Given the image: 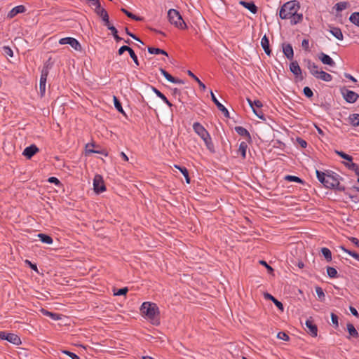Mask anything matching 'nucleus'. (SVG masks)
Listing matches in <instances>:
<instances>
[{"mask_svg": "<svg viewBox=\"0 0 359 359\" xmlns=\"http://www.w3.org/2000/svg\"><path fill=\"white\" fill-rule=\"evenodd\" d=\"M316 173L317 179L325 188L340 191H345V187L340 184L342 177L335 172L330 170L325 172L316 170Z\"/></svg>", "mask_w": 359, "mask_h": 359, "instance_id": "1", "label": "nucleus"}, {"mask_svg": "<svg viewBox=\"0 0 359 359\" xmlns=\"http://www.w3.org/2000/svg\"><path fill=\"white\" fill-rule=\"evenodd\" d=\"M140 311L142 316H145L147 319L156 320V322H153V324H159L158 320L156 319V317L159 314V309L155 303L149 302L142 303L140 307Z\"/></svg>", "mask_w": 359, "mask_h": 359, "instance_id": "2", "label": "nucleus"}, {"mask_svg": "<svg viewBox=\"0 0 359 359\" xmlns=\"http://www.w3.org/2000/svg\"><path fill=\"white\" fill-rule=\"evenodd\" d=\"M300 9V4L297 0H292L285 3L280 8L279 17L282 20L289 19L295 12Z\"/></svg>", "mask_w": 359, "mask_h": 359, "instance_id": "3", "label": "nucleus"}, {"mask_svg": "<svg viewBox=\"0 0 359 359\" xmlns=\"http://www.w3.org/2000/svg\"><path fill=\"white\" fill-rule=\"evenodd\" d=\"M168 18L169 22L175 27L180 29H187V24L178 11L173 8L170 9L168 12Z\"/></svg>", "mask_w": 359, "mask_h": 359, "instance_id": "4", "label": "nucleus"}, {"mask_svg": "<svg viewBox=\"0 0 359 359\" xmlns=\"http://www.w3.org/2000/svg\"><path fill=\"white\" fill-rule=\"evenodd\" d=\"M51 65L48 62H46L43 64V68L41 71V76L39 81V93L41 97L44 96L46 93L47 77L48 76L49 70L51 69Z\"/></svg>", "mask_w": 359, "mask_h": 359, "instance_id": "5", "label": "nucleus"}, {"mask_svg": "<svg viewBox=\"0 0 359 359\" xmlns=\"http://www.w3.org/2000/svg\"><path fill=\"white\" fill-rule=\"evenodd\" d=\"M247 101L249 105L251 107L255 115L259 118L262 120H265V116L263 111L261 109H259L263 106L262 102L259 100L252 101L250 98H247Z\"/></svg>", "mask_w": 359, "mask_h": 359, "instance_id": "6", "label": "nucleus"}, {"mask_svg": "<svg viewBox=\"0 0 359 359\" xmlns=\"http://www.w3.org/2000/svg\"><path fill=\"white\" fill-rule=\"evenodd\" d=\"M59 43L61 45L69 44L75 50L81 51L82 47L79 41L75 38L72 37H65L62 38L59 41Z\"/></svg>", "mask_w": 359, "mask_h": 359, "instance_id": "7", "label": "nucleus"}, {"mask_svg": "<svg viewBox=\"0 0 359 359\" xmlns=\"http://www.w3.org/2000/svg\"><path fill=\"white\" fill-rule=\"evenodd\" d=\"M0 339L7 340L10 343L15 345H19L21 344V339L19 336L13 333H7L6 332H0Z\"/></svg>", "mask_w": 359, "mask_h": 359, "instance_id": "8", "label": "nucleus"}, {"mask_svg": "<svg viewBox=\"0 0 359 359\" xmlns=\"http://www.w3.org/2000/svg\"><path fill=\"white\" fill-rule=\"evenodd\" d=\"M193 129L194 132L202 139L207 138L210 136L208 131L198 122H195L193 124Z\"/></svg>", "mask_w": 359, "mask_h": 359, "instance_id": "9", "label": "nucleus"}, {"mask_svg": "<svg viewBox=\"0 0 359 359\" xmlns=\"http://www.w3.org/2000/svg\"><path fill=\"white\" fill-rule=\"evenodd\" d=\"M93 187L95 191L97 194L102 193L106 190L104 181L100 175H97L95 176Z\"/></svg>", "mask_w": 359, "mask_h": 359, "instance_id": "10", "label": "nucleus"}, {"mask_svg": "<svg viewBox=\"0 0 359 359\" xmlns=\"http://www.w3.org/2000/svg\"><path fill=\"white\" fill-rule=\"evenodd\" d=\"M125 51L128 52L130 57L133 59L134 63L135 64V66L138 67L140 65V62H139L137 56L135 54V51L130 46H121L118 50V54L119 55H121Z\"/></svg>", "mask_w": 359, "mask_h": 359, "instance_id": "11", "label": "nucleus"}, {"mask_svg": "<svg viewBox=\"0 0 359 359\" xmlns=\"http://www.w3.org/2000/svg\"><path fill=\"white\" fill-rule=\"evenodd\" d=\"M290 70L298 80L302 81L304 79L302 69L300 68L297 61L295 60L291 62L290 64Z\"/></svg>", "mask_w": 359, "mask_h": 359, "instance_id": "12", "label": "nucleus"}, {"mask_svg": "<svg viewBox=\"0 0 359 359\" xmlns=\"http://www.w3.org/2000/svg\"><path fill=\"white\" fill-rule=\"evenodd\" d=\"M341 93L345 100L348 103H354L359 97L356 93L348 89L341 90Z\"/></svg>", "mask_w": 359, "mask_h": 359, "instance_id": "13", "label": "nucleus"}, {"mask_svg": "<svg viewBox=\"0 0 359 359\" xmlns=\"http://www.w3.org/2000/svg\"><path fill=\"white\" fill-rule=\"evenodd\" d=\"M210 95L212 101L215 104L217 109L222 112V114L226 118H229V112L228 109L222 103L219 102V100L217 99V97H215V94L212 90H210Z\"/></svg>", "mask_w": 359, "mask_h": 359, "instance_id": "14", "label": "nucleus"}, {"mask_svg": "<svg viewBox=\"0 0 359 359\" xmlns=\"http://www.w3.org/2000/svg\"><path fill=\"white\" fill-rule=\"evenodd\" d=\"M305 325L308 328L307 332L312 337H315L318 334V327L316 325L313 323L312 318L307 319Z\"/></svg>", "mask_w": 359, "mask_h": 359, "instance_id": "15", "label": "nucleus"}, {"mask_svg": "<svg viewBox=\"0 0 359 359\" xmlns=\"http://www.w3.org/2000/svg\"><path fill=\"white\" fill-rule=\"evenodd\" d=\"M304 62L306 64V67L309 70V72L314 77L317 76L320 70H318V66L310 59H304Z\"/></svg>", "mask_w": 359, "mask_h": 359, "instance_id": "16", "label": "nucleus"}, {"mask_svg": "<svg viewBox=\"0 0 359 359\" xmlns=\"http://www.w3.org/2000/svg\"><path fill=\"white\" fill-rule=\"evenodd\" d=\"M39 151V148L35 144H32L24 149L22 154L27 159H30L33 156L38 153Z\"/></svg>", "mask_w": 359, "mask_h": 359, "instance_id": "17", "label": "nucleus"}, {"mask_svg": "<svg viewBox=\"0 0 359 359\" xmlns=\"http://www.w3.org/2000/svg\"><path fill=\"white\" fill-rule=\"evenodd\" d=\"M160 72L168 81H170L172 83H178V84H184V83L183 80L173 77L171 74H170L167 71H165L163 68H160Z\"/></svg>", "mask_w": 359, "mask_h": 359, "instance_id": "18", "label": "nucleus"}, {"mask_svg": "<svg viewBox=\"0 0 359 359\" xmlns=\"http://www.w3.org/2000/svg\"><path fill=\"white\" fill-rule=\"evenodd\" d=\"M148 88L152 90V91L159 97L161 98L169 107H172V104L168 100V98L163 94L160 90L152 86L148 85L147 86Z\"/></svg>", "mask_w": 359, "mask_h": 359, "instance_id": "19", "label": "nucleus"}, {"mask_svg": "<svg viewBox=\"0 0 359 359\" xmlns=\"http://www.w3.org/2000/svg\"><path fill=\"white\" fill-rule=\"evenodd\" d=\"M26 11L25 7L23 5H19L13 8L8 13L7 17L8 18H13L19 13H25Z\"/></svg>", "mask_w": 359, "mask_h": 359, "instance_id": "20", "label": "nucleus"}, {"mask_svg": "<svg viewBox=\"0 0 359 359\" xmlns=\"http://www.w3.org/2000/svg\"><path fill=\"white\" fill-rule=\"evenodd\" d=\"M94 11L99 17L102 18V21L104 22V25L109 23V15L104 8L100 6L97 9H94Z\"/></svg>", "mask_w": 359, "mask_h": 359, "instance_id": "21", "label": "nucleus"}, {"mask_svg": "<svg viewBox=\"0 0 359 359\" xmlns=\"http://www.w3.org/2000/svg\"><path fill=\"white\" fill-rule=\"evenodd\" d=\"M239 4L253 14L257 13L258 11V8L253 1H241Z\"/></svg>", "mask_w": 359, "mask_h": 359, "instance_id": "22", "label": "nucleus"}, {"mask_svg": "<svg viewBox=\"0 0 359 359\" xmlns=\"http://www.w3.org/2000/svg\"><path fill=\"white\" fill-rule=\"evenodd\" d=\"M318 57L324 65H327L330 67H334L336 65L334 61L328 55L324 53H320Z\"/></svg>", "mask_w": 359, "mask_h": 359, "instance_id": "23", "label": "nucleus"}, {"mask_svg": "<svg viewBox=\"0 0 359 359\" xmlns=\"http://www.w3.org/2000/svg\"><path fill=\"white\" fill-rule=\"evenodd\" d=\"M283 52L285 56L288 59L292 60L294 57V51L291 44H283Z\"/></svg>", "mask_w": 359, "mask_h": 359, "instance_id": "24", "label": "nucleus"}, {"mask_svg": "<svg viewBox=\"0 0 359 359\" xmlns=\"http://www.w3.org/2000/svg\"><path fill=\"white\" fill-rule=\"evenodd\" d=\"M261 46H262V48L264 49L265 53L269 56L271 53V50L270 49V47H269V40L266 35H264L262 38Z\"/></svg>", "mask_w": 359, "mask_h": 359, "instance_id": "25", "label": "nucleus"}, {"mask_svg": "<svg viewBox=\"0 0 359 359\" xmlns=\"http://www.w3.org/2000/svg\"><path fill=\"white\" fill-rule=\"evenodd\" d=\"M316 78L327 82L331 81L332 80V76L323 70L319 71L318 74H317Z\"/></svg>", "mask_w": 359, "mask_h": 359, "instance_id": "26", "label": "nucleus"}, {"mask_svg": "<svg viewBox=\"0 0 359 359\" xmlns=\"http://www.w3.org/2000/svg\"><path fill=\"white\" fill-rule=\"evenodd\" d=\"M235 130L239 135L245 137L248 140L251 139V136L249 131L243 126H236Z\"/></svg>", "mask_w": 359, "mask_h": 359, "instance_id": "27", "label": "nucleus"}, {"mask_svg": "<svg viewBox=\"0 0 359 359\" xmlns=\"http://www.w3.org/2000/svg\"><path fill=\"white\" fill-rule=\"evenodd\" d=\"M289 19H290V24L292 25H295L303 20V14L295 12V14L292 17H290Z\"/></svg>", "mask_w": 359, "mask_h": 359, "instance_id": "28", "label": "nucleus"}, {"mask_svg": "<svg viewBox=\"0 0 359 359\" xmlns=\"http://www.w3.org/2000/svg\"><path fill=\"white\" fill-rule=\"evenodd\" d=\"M330 32L337 39L343 40L344 36L340 28L337 27H331Z\"/></svg>", "mask_w": 359, "mask_h": 359, "instance_id": "29", "label": "nucleus"}, {"mask_svg": "<svg viewBox=\"0 0 359 359\" xmlns=\"http://www.w3.org/2000/svg\"><path fill=\"white\" fill-rule=\"evenodd\" d=\"M265 297L268 299L271 300L280 311H282V312L283 311V310H284L283 304L280 301H278L277 299H276L273 295H271L269 293H266L265 294Z\"/></svg>", "mask_w": 359, "mask_h": 359, "instance_id": "30", "label": "nucleus"}, {"mask_svg": "<svg viewBox=\"0 0 359 359\" xmlns=\"http://www.w3.org/2000/svg\"><path fill=\"white\" fill-rule=\"evenodd\" d=\"M347 331L349 333L350 337H353L355 338H358L359 337L358 332L355 328L354 325L352 323H348L346 325Z\"/></svg>", "mask_w": 359, "mask_h": 359, "instance_id": "31", "label": "nucleus"}, {"mask_svg": "<svg viewBox=\"0 0 359 359\" xmlns=\"http://www.w3.org/2000/svg\"><path fill=\"white\" fill-rule=\"evenodd\" d=\"M203 142L207 147V149L211 152V153H215V145L212 141V138L210 136H208L207 138H204L203 140Z\"/></svg>", "mask_w": 359, "mask_h": 359, "instance_id": "32", "label": "nucleus"}, {"mask_svg": "<svg viewBox=\"0 0 359 359\" xmlns=\"http://www.w3.org/2000/svg\"><path fill=\"white\" fill-rule=\"evenodd\" d=\"M187 74L189 76H191V78H193L195 80V81H196L198 83L199 87L201 90H203V91L205 90V89H206L205 85L191 71L188 70Z\"/></svg>", "mask_w": 359, "mask_h": 359, "instance_id": "33", "label": "nucleus"}, {"mask_svg": "<svg viewBox=\"0 0 359 359\" xmlns=\"http://www.w3.org/2000/svg\"><path fill=\"white\" fill-rule=\"evenodd\" d=\"M345 166L355 172V173L358 176L359 175V165L353 162L351 163H344Z\"/></svg>", "mask_w": 359, "mask_h": 359, "instance_id": "34", "label": "nucleus"}, {"mask_svg": "<svg viewBox=\"0 0 359 359\" xmlns=\"http://www.w3.org/2000/svg\"><path fill=\"white\" fill-rule=\"evenodd\" d=\"M37 236L39 238L40 241L42 243H46V244H52L53 242V238L46 234L44 233H39Z\"/></svg>", "mask_w": 359, "mask_h": 359, "instance_id": "35", "label": "nucleus"}, {"mask_svg": "<svg viewBox=\"0 0 359 359\" xmlns=\"http://www.w3.org/2000/svg\"><path fill=\"white\" fill-rule=\"evenodd\" d=\"M248 149V144L245 142H241L239 144L238 152L241 154L242 158H246V151Z\"/></svg>", "mask_w": 359, "mask_h": 359, "instance_id": "36", "label": "nucleus"}, {"mask_svg": "<svg viewBox=\"0 0 359 359\" xmlns=\"http://www.w3.org/2000/svg\"><path fill=\"white\" fill-rule=\"evenodd\" d=\"M148 52L150 54H162V55H164L166 56L168 55L165 50L158 48L149 47Z\"/></svg>", "mask_w": 359, "mask_h": 359, "instance_id": "37", "label": "nucleus"}, {"mask_svg": "<svg viewBox=\"0 0 359 359\" xmlns=\"http://www.w3.org/2000/svg\"><path fill=\"white\" fill-rule=\"evenodd\" d=\"M121 11L125 13L128 18L133 19V20H135L136 21H142L143 20V18L142 17H140V16H137L135 15H134L133 13H132L131 12H129L128 10L122 8L121 9Z\"/></svg>", "mask_w": 359, "mask_h": 359, "instance_id": "38", "label": "nucleus"}, {"mask_svg": "<svg viewBox=\"0 0 359 359\" xmlns=\"http://www.w3.org/2000/svg\"><path fill=\"white\" fill-rule=\"evenodd\" d=\"M113 100L114 107L117 109V111L123 114L124 116H126V113L122 107L121 103L119 101V100L116 96H114Z\"/></svg>", "mask_w": 359, "mask_h": 359, "instance_id": "39", "label": "nucleus"}, {"mask_svg": "<svg viewBox=\"0 0 359 359\" xmlns=\"http://www.w3.org/2000/svg\"><path fill=\"white\" fill-rule=\"evenodd\" d=\"M349 21L359 27V12L353 13L349 17Z\"/></svg>", "mask_w": 359, "mask_h": 359, "instance_id": "40", "label": "nucleus"}, {"mask_svg": "<svg viewBox=\"0 0 359 359\" xmlns=\"http://www.w3.org/2000/svg\"><path fill=\"white\" fill-rule=\"evenodd\" d=\"M349 121L350 123L353 126H359V114H353L349 116Z\"/></svg>", "mask_w": 359, "mask_h": 359, "instance_id": "41", "label": "nucleus"}, {"mask_svg": "<svg viewBox=\"0 0 359 359\" xmlns=\"http://www.w3.org/2000/svg\"><path fill=\"white\" fill-rule=\"evenodd\" d=\"M41 313L44 316L50 317L53 320H57L60 319V318L59 317V314L55 313H53V312H50V311H48L45 310L43 309H41Z\"/></svg>", "mask_w": 359, "mask_h": 359, "instance_id": "42", "label": "nucleus"}, {"mask_svg": "<svg viewBox=\"0 0 359 359\" xmlns=\"http://www.w3.org/2000/svg\"><path fill=\"white\" fill-rule=\"evenodd\" d=\"M321 252L327 262H330L332 260V252L330 249L327 248H321Z\"/></svg>", "mask_w": 359, "mask_h": 359, "instance_id": "43", "label": "nucleus"}, {"mask_svg": "<svg viewBox=\"0 0 359 359\" xmlns=\"http://www.w3.org/2000/svg\"><path fill=\"white\" fill-rule=\"evenodd\" d=\"M285 180L288 182H297V183H300V184L304 183L303 180H302L301 178H299L297 176H294V175H286L285 177Z\"/></svg>", "mask_w": 359, "mask_h": 359, "instance_id": "44", "label": "nucleus"}, {"mask_svg": "<svg viewBox=\"0 0 359 359\" xmlns=\"http://www.w3.org/2000/svg\"><path fill=\"white\" fill-rule=\"evenodd\" d=\"M327 273L330 278H334L337 277V271L335 268L332 266L327 267Z\"/></svg>", "mask_w": 359, "mask_h": 359, "instance_id": "45", "label": "nucleus"}, {"mask_svg": "<svg viewBox=\"0 0 359 359\" xmlns=\"http://www.w3.org/2000/svg\"><path fill=\"white\" fill-rule=\"evenodd\" d=\"M340 248L345 252L346 253L348 254L350 256L355 259L356 260L359 261V254L354 251L349 250L346 248H345L344 246H341Z\"/></svg>", "mask_w": 359, "mask_h": 359, "instance_id": "46", "label": "nucleus"}, {"mask_svg": "<svg viewBox=\"0 0 359 359\" xmlns=\"http://www.w3.org/2000/svg\"><path fill=\"white\" fill-rule=\"evenodd\" d=\"M337 154L342 158L343 159H345L348 161L347 163H351L353 161V157L343 151H336Z\"/></svg>", "mask_w": 359, "mask_h": 359, "instance_id": "47", "label": "nucleus"}, {"mask_svg": "<svg viewBox=\"0 0 359 359\" xmlns=\"http://www.w3.org/2000/svg\"><path fill=\"white\" fill-rule=\"evenodd\" d=\"M316 292L321 302L325 300V293L320 287L318 286L316 287Z\"/></svg>", "mask_w": 359, "mask_h": 359, "instance_id": "48", "label": "nucleus"}, {"mask_svg": "<svg viewBox=\"0 0 359 359\" xmlns=\"http://www.w3.org/2000/svg\"><path fill=\"white\" fill-rule=\"evenodd\" d=\"M303 93L308 98H311L313 96L312 90L308 86L304 88Z\"/></svg>", "mask_w": 359, "mask_h": 359, "instance_id": "49", "label": "nucleus"}, {"mask_svg": "<svg viewBox=\"0 0 359 359\" xmlns=\"http://www.w3.org/2000/svg\"><path fill=\"white\" fill-rule=\"evenodd\" d=\"M347 4H348L347 2L341 1V2H339V3L336 4L335 7L338 11H341L346 8Z\"/></svg>", "mask_w": 359, "mask_h": 359, "instance_id": "50", "label": "nucleus"}, {"mask_svg": "<svg viewBox=\"0 0 359 359\" xmlns=\"http://www.w3.org/2000/svg\"><path fill=\"white\" fill-rule=\"evenodd\" d=\"M296 143L298 146H299L301 148L304 149L307 147V142L301 137H297L296 138Z\"/></svg>", "mask_w": 359, "mask_h": 359, "instance_id": "51", "label": "nucleus"}, {"mask_svg": "<svg viewBox=\"0 0 359 359\" xmlns=\"http://www.w3.org/2000/svg\"><path fill=\"white\" fill-rule=\"evenodd\" d=\"M180 172H182V174L184 175V177H185V180H186V182L187 184H189L191 180H190V177H189V171L187 169V168H183L182 169H180Z\"/></svg>", "mask_w": 359, "mask_h": 359, "instance_id": "52", "label": "nucleus"}, {"mask_svg": "<svg viewBox=\"0 0 359 359\" xmlns=\"http://www.w3.org/2000/svg\"><path fill=\"white\" fill-rule=\"evenodd\" d=\"M277 337L283 341H287L290 340V337L285 332H279L277 334Z\"/></svg>", "mask_w": 359, "mask_h": 359, "instance_id": "53", "label": "nucleus"}, {"mask_svg": "<svg viewBox=\"0 0 359 359\" xmlns=\"http://www.w3.org/2000/svg\"><path fill=\"white\" fill-rule=\"evenodd\" d=\"M338 319V316L335 313H331V320L335 328L339 327Z\"/></svg>", "mask_w": 359, "mask_h": 359, "instance_id": "54", "label": "nucleus"}, {"mask_svg": "<svg viewBox=\"0 0 359 359\" xmlns=\"http://www.w3.org/2000/svg\"><path fill=\"white\" fill-rule=\"evenodd\" d=\"M3 50H4V53L5 55L9 56V57H13V52L12 50V49L8 46H4L3 47Z\"/></svg>", "mask_w": 359, "mask_h": 359, "instance_id": "55", "label": "nucleus"}, {"mask_svg": "<svg viewBox=\"0 0 359 359\" xmlns=\"http://www.w3.org/2000/svg\"><path fill=\"white\" fill-rule=\"evenodd\" d=\"M88 3L90 6H94V9H97L101 6L100 2L99 0H88Z\"/></svg>", "mask_w": 359, "mask_h": 359, "instance_id": "56", "label": "nucleus"}, {"mask_svg": "<svg viewBox=\"0 0 359 359\" xmlns=\"http://www.w3.org/2000/svg\"><path fill=\"white\" fill-rule=\"evenodd\" d=\"M62 353L64 354L69 356L72 359H80V358L76 354H75L74 353L71 352L69 351L64 350V351H62Z\"/></svg>", "mask_w": 359, "mask_h": 359, "instance_id": "57", "label": "nucleus"}, {"mask_svg": "<svg viewBox=\"0 0 359 359\" xmlns=\"http://www.w3.org/2000/svg\"><path fill=\"white\" fill-rule=\"evenodd\" d=\"M104 25L107 26L108 29L111 32V34H113L114 36L117 34L118 31L116 28L114 26L111 25L109 22V23H107Z\"/></svg>", "mask_w": 359, "mask_h": 359, "instance_id": "58", "label": "nucleus"}, {"mask_svg": "<svg viewBox=\"0 0 359 359\" xmlns=\"http://www.w3.org/2000/svg\"><path fill=\"white\" fill-rule=\"evenodd\" d=\"M125 31H126V33L129 35L130 36H131L133 39H134L136 41H140L141 43H143V42L134 34L131 33L129 29H128V27H126L125 28Z\"/></svg>", "mask_w": 359, "mask_h": 359, "instance_id": "59", "label": "nucleus"}, {"mask_svg": "<svg viewBox=\"0 0 359 359\" xmlns=\"http://www.w3.org/2000/svg\"><path fill=\"white\" fill-rule=\"evenodd\" d=\"M302 46L305 50L309 51V39H303V41L302 42Z\"/></svg>", "mask_w": 359, "mask_h": 359, "instance_id": "60", "label": "nucleus"}, {"mask_svg": "<svg viewBox=\"0 0 359 359\" xmlns=\"http://www.w3.org/2000/svg\"><path fill=\"white\" fill-rule=\"evenodd\" d=\"M48 181L50 183L55 184L56 186H59V185L61 184L60 181L57 177H49Z\"/></svg>", "mask_w": 359, "mask_h": 359, "instance_id": "61", "label": "nucleus"}, {"mask_svg": "<svg viewBox=\"0 0 359 359\" xmlns=\"http://www.w3.org/2000/svg\"><path fill=\"white\" fill-rule=\"evenodd\" d=\"M128 287H123L119 289L116 293L115 295L121 296V295H125L128 292Z\"/></svg>", "mask_w": 359, "mask_h": 359, "instance_id": "62", "label": "nucleus"}, {"mask_svg": "<svg viewBox=\"0 0 359 359\" xmlns=\"http://www.w3.org/2000/svg\"><path fill=\"white\" fill-rule=\"evenodd\" d=\"M259 263L263 266H266V269L269 273H271L273 271V269L271 266H269L265 261L261 260L259 261Z\"/></svg>", "mask_w": 359, "mask_h": 359, "instance_id": "63", "label": "nucleus"}, {"mask_svg": "<svg viewBox=\"0 0 359 359\" xmlns=\"http://www.w3.org/2000/svg\"><path fill=\"white\" fill-rule=\"evenodd\" d=\"M348 239L357 247H359V240L355 237H348Z\"/></svg>", "mask_w": 359, "mask_h": 359, "instance_id": "64", "label": "nucleus"}]
</instances>
